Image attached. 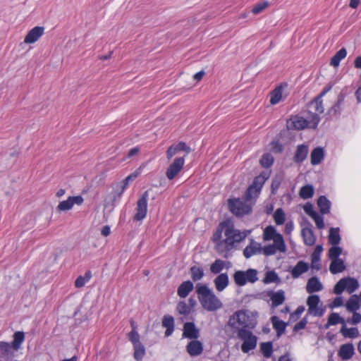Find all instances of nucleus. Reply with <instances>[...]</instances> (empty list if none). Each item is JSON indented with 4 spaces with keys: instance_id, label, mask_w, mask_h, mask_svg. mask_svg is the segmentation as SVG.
Instances as JSON below:
<instances>
[{
    "instance_id": "f257e3e1",
    "label": "nucleus",
    "mask_w": 361,
    "mask_h": 361,
    "mask_svg": "<svg viewBox=\"0 0 361 361\" xmlns=\"http://www.w3.org/2000/svg\"><path fill=\"white\" fill-rule=\"evenodd\" d=\"M221 226H225L224 231L225 238L223 239V242L219 245V249L221 252H224V257H228V252L232 250L238 243L243 241L247 235L250 233L249 230H245L240 231L238 229L235 228L233 224L228 222L221 223Z\"/></svg>"
},
{
    "instance_id": "f03ea898",
    "label": "nucleus",
    "mask_w": 361,
    "mask_h": 361,
    "mask_svg": "<svg viewBox=\"0 0 361 361\" xmlns=\"http://www.w3.org/2000/svg\"><path fill=\"white\" fill-rule=\"evenodd\" d=\"M196 293L198 300L204 310L214 312L222 307L221 301L207 285L197 283Z\"/></svg>"
},
{
    "instance_id": "7ed1b4c3",
    "label": "nucleus",
    "mask_w": 361,
    "mask_h": 361,
    "mask_svg": "<svg viewBox=\"0 0 361 361\" xmlns=\"http://www.w3.org/2000/svg\"><path fill=\"white\" fill-rule=\"evenodd\" d=\"M256 323V320L247 314L245 311L238 310L230 317L228 325L239 332L241 329L255 328Z\"/></svg>"
},
{
    "instance_id": "20e7f679",
    "label": "nucleus",
    "mask_w": 361,
    "mask_h": 361,
    "mask_svg": "<svg viewBox=\"0 0 361 361\" xmlns=\"http://www.w3.org/2000/svg\"><path fill=\"white\" fill-rule=\"evenodd\" d=\"M228 206L231 212L239 217L249 214L252 211V203L248 202L243 197L228 199Z\"/></svg>"
},
{
    "instance_id": "39448f33",
    "label": "nucleus",
    "mask_w": 361,
    "mask_h": 361,
    "mask_svg": "<svg viewBox=\"0 0 361 361\" xmlns=\"http://www.w3.org/2000/svg\"><path fill=\"white\" fill-rule=\"evenodd\" d=\"M268 178L266 175L260 174L257 176L251 185L248 187L245 193L243 196L246 201L252 203L253 206L255 204L256 200L260 194V191L262 188L265 183L266 180Z\"/></svg>"
},
{
    "instance_id": "423d86ee",
    "label": "nucleus",
    "mask_w": 361,
    "mask_h": 361,
    "mask_svg": "<svg viewBox=\"0 0 361 361\" xmlns=\"http://www.w3.org/2000/svg\"><path fill=\"white\" fill-rule=\"evenodd\" d=\"M320 121V118L317 114L309 116L307 118L296 116L292 120V125L296 130H302L305 128L315 129Z\"/></svg>"
},
{
    "instance_id": "0eeeda50",
    "label": "nucleus",
    "mask_w": 361,
    "mask_h": 361,
    "mask_svg": "<svg viewBox=\"0 0 361 361\" xmlns=\"http://www.w3.org/2000/svg\"><path fill=\"white\" fill-rule=\"evenodd\" d=\"M238 337L243 341L241 345V350L244 353H247L250 350L256 348L257 338L250 330L241 329L238 332Z\"/></svg>"
},
{
    "instance_id": "6e6552de",
    "label": "nucleus",
    "mask_w": 361,
    "mask_h": 361,
    "mask_svg": "<svg viewBox=\"0 0 361 361\" xmlns=\"http://www.w3.org/2000/svg\"><path fill=\"white\" fill-rule=\"evenodd\" d=\"M149 197V191H145L137 202L136 213L134 219L142 221L146 217L147 212V200Z\"/></svg>"
},
{
    "instance_id": "1a4fd4ad",
    "label": "nucleus",
    "mask_w": 361,
    "mask_h": 361,
    "mask_svg": "<svg viewBox=\"0 0 361 361\" xmlns=\"http://www.w3.org/2000/svg\"><path fill=\"white\" fill-rule=\"evenodd\" d=\"M263 239L266 241L273 240L274 243L279 244V245L283 248L284 239L281 234L276 232V228L272 226H267L263 232Z\"/></svg>"
},
{
    "instance_id": "9d476101",
    "label": "nucleus",
    "mask_w": 361,
    "mask_h": 361,
    "mask_svg": "<svg viewBox=\"0 0 361 361\" xmlns=\"http://www.w3.org/2000/svg\"><path fill=\"white\" fill-rule=\"evenodd\" d=\"M185 164V157H177L168 167L166 176L169 180L173 179L181 171Z\"/></svg>"
},
{
    "instance_id": "9b49d317",
    "label": "nucleus",
    "mask_w": 361,
    "mask_h": 361,
    "mask_svg": "<svg viewBox=\"0 0 361 361\" xmlns=\"http://www.w3.org/2000/svg\"><path fill=\"white\" fill-rule=\"evenodd\" d=\"M16 351L11 347V343L0 341V361H13Z\"/></svg>"
},
{
    "instance_id": "f8f14e48",
    "label": "nucleus",
    "mask_w": 361,
    "mask_h": 361,
    "mask_svg": "<svg viewBox=\"0 0 361 361\" xmlns=\"http://www.w3.org/2000/svg\"><path fill=\"white\" fill-rule=\"evenodd\" d=\"M326 94V91H322L319 96H317L314 100L310 102L308 105L309 108V116L311 117L312 114H317L319 116V114H322L324 111V108L322 104V97Z\"/></svg>"
},
{
    "instance_id": "ddd939ff",
    "label": "nucleus",
    "mask_w": 361,
    "mask_h": 361,
    "mask_svg": "<svg viewBox=\"0 0 361 361\" xmlns=\"http://www.w3.org/2000/svg\"><path fill=\"white\" fill-rule=\"evenodd\" d=\"M183 331V338L195 340L200 337V330L193 322H185Z\"/></svg>"
},
{
    "instance_id": "4468645a",
    "label": "nucleus",
    "mask_w": 361,
    "mask_h": 361,
    "mask_svg": "<svg viewBox=\"0 0 361 361\" xmlns=\"http://www.w3.org/2000/svg\"><path fill=\"white\" fill-rule=\"evenodd\" d=\"M83 202V198L78 196L69 197L66 200L61 202L57 206L59 211H67L71 209L73 204L80 205Z\"/></svg>"
},
{
    "instance_id": "2eb2a0df",
    "label": "nucleus",
    "mask_w": 361,
    "mask_h": 361,
    "mask_svg": "<svg viewBox=\"0 0 361 361\" xmlns=\"http://www.w3.org/2000/svg\"><path fill=\"white\" fill-rule=\"evenodd\" d=\"M180 151H184L186 154H189L191 152V149L190 147L187 146L184 142H179L177 144L172 145L166 151L167 159L169 160L171 159L174 155Z\"/></svg>"
},
{
    "instance_id": "dca6fc26",
    "label": "nucleus",
    "mask_w": 361,
    "mask_h": 361,
    "mask_svg": "<svg viewBox=\"0 0 361 361\" xmlns=\"http://www.w3.org/2000/svg\"><path fill=\"white\" fill-rule=\"evenodd\" d=\"M203 350L202 343L197 339L192 340L186 345V350L192 357H196L201 355Z\"/></svg>"
},
{
    "instance_id": "f3484780",
    "label": "nucleus",
    "mask_w": 361,
    "mask_h": 361,
    "mask_svg": "<svg viewBox=\"0 0 361 361\" xmlns=\"http://www.w3.org/2000/svg\"><path fill=\"white\" fill-rule=\"evenodd\" d=\"M44 28L43 27L36 26L30 30L25 37L24 42L26 44H32L37 42L44 34Z\"/></svg>"
},
{
    "instance_id": "a211bd4d",
    "label": "nucleus",
    "mask_w": 361,
    "mask_h": 361,
    "mask_svg": "<svg viewBox=\"0 0 361 361\" xmlns=\"http://www.w3.org/2000/svg\"><path fill=\"white\" fill-rule=\"evenodd\" d=\"M355 353V348L353 343H345L341 345L338 355L343 360L351 359Z\"/></svg>"
},
{
    "instance_id": "6ab92c4d",
    "label": "nucleus",
    "mask_w": 361,
    "mask_h": 361,
    "mask_svg": "<svg viewBox=\"0 0 361 361\" xmlns=\"http://www.w3.org/2000/svg\"><path fill=\"white\" fill-rule=\"evenodd\" d=\"M261 251V245L252 239L250 243L244 249L243 255L245 258L248 259L257 253H260Z\"/></svg>"
},
{
    "instance_id": "aec40b11",
    "label": "nucleus",
    "mask_w": 361,
    "mask_h": 361,
    "mask_svg": "<svg viewBox=\"0 0 361 361\" xmlns=\"http://www.w3.org/2000/svg\"><path fill=\"white\" fill-rule=\"evenodd\" d=\"M323 251V247L321 245H317L313 253L311 255V267L312 269L318 271L321 268L320 264V255Z\"/></svg>"
},
{
    "instance_id": "412c9836",
    "label": "nucleus",
    "mask_w": 361,
    "mask_h": 361,
    "mask_svg": "<svg viewBox=\"0 0 361 361\" xmlns=\"http://www.w3.org/2000/svg\"><path fill=\"white\" fill-rule=\"evenodd\" d=\"M214 283L216 289L218 291H223L229 284V279L228 274L226 273H221L219 274L214 279Z\"/></svg>"
},
{
    "instance_id": "4be33fe9",
    "label": "nucleus",
    "mask_w": 361,
    "mask_h": 361,
    "mask_svg": "<svg viewBox=\"0 0 361 361\" xmlns=\"http://www.w3.org/2000/svg\"><path fill=\"white\" fill-rule=\"evenodd\" d=\"M323 289V286L316 276L310 278L306 285V290L309 293L319 292Z\"/></svg>"
},
{
    "instance_id": "5701e85b",
    "label": "nucleus",
    "mask_w": 361,
    "mask_h": 361,
    "mask_svg": "<svg viewBox=\"0 0 361 361\" xmlns=\"http://www.w3.org/2000/svg\"><path fill=\"white\" fill-rule=\"evenodd\" d=\"M194 289L193 283L190 281L183 282L178 288L177 294L180 298H186Z\"/></svg>"
},
{
    "instance_id": "b1692460",
    "label": "nucleus",
    "mask_w": 361,
    "mask_h": 361,
    "mask_svg": "<svg viewBox=\"0 0 361 361\" xmlns=\"http://www.w3.org/2000/svg\"><path fill=\"white\" fill-rule=\"evenodd\" d=\"M310 268L309 264L304 261H299L291 271L292 277L298 279L301 274L307 272Z\"/></svg>"
},
{
    "instance_id": "393cba45",
    "label": "nucleus",
    "mask_w": 361,
    "mask_h": 361,
    "mask_svg": "<svg viewBox=\"0 0 361 361\" xmlns=\"http://www.w3.org/2000/svg\"><path fill=\"white\" fill-rule=\"evenodd\" d=\"M344 95L342 93H340L338 95V99L336 103L328 110V115L330 117L336 116L337 115H339L342 110V106L343 105L344 102Z\"/></svg>"
},
{
    "instance_id": "a878e982",
    "label": "nucleus",
    "mask_w": 361,
    "mask_h": 361,
    "mask_svg": "<svg viewBox=\"0 0 361 361\" xmlns=\"http://www.w3.org/2000/svg\"><path fill=\"white\" fill-rule=\"evenodd\" d=\"M301 235L302 236L304 243L306 245L312 246L315 243L316 237L311 228L306 227L302 229Z\"/></svg>"
},
{
    "instance_id": "bb28decb",
    "label": "nucleus",
    "mask_w": 361,
    "mask_h": 361,
    "mask_svg": "<svg viewBox=\"0 0 361 361\" xmlns=\"http://www.w3.org/2000/svg\"><path fill=\"white\" fill-rule=\"evenodd\" d=\"M309 149L308 147L304 144L297 147L293 159L296 163H302L307 157Z\"/></svg>"
},
{
    "instance_id": "cd10ccee",
    "label": "nucleus",
    "mask_w": 361,
    "mask_h": 361,
    "mask_svg": "<svg viewBox=\"0 0 361 361\" xmlns=\"http://www.w3.org/2000/svg\"><path fill=\"white\" fill-rule=\"evenodd\" d=\"M225 229V226H221V224L219 226L216 228V231L213 233L212 235V241L215 243V250L216 251L220 254L222 255L224 257V252H221L220 250L219 249V245H220V243L223 242V239H221L222 237V233L224 232Z\"/></svg>"
},
{
    "instance_id": "c85d7f7f",
    "label": "nucleus",
    "mask_w": 361,
    "mask_h": 361,
    "mask_svg": "<svg viewBox=\"0 0 361 361\" xmlns=\"http://www.w3.org/2000/svg\"><path fill=\"white\" fill-rule=\"evenodd\" d=\"M271 321L273 325V328L276 331V336L278 338H279L282 334H284L287 324L279 319V318L276 316L271 317Z\"/></svg>"
},
{
    "instance_id": "c756f323",
    "label": "nucleus",
    "mask_w": 361,
    "mask_h": 361,
    "mask_svg": "<svg viewBox=\"0 0 361 361\" xmlns=\"http://www.w3.org/2000/svg\"><path fill=\"white\" fill-rule=\"evenodd\" d=\"M269 296L271 300V305L273 307H276L282 305L285 301V293L282 290L273 292L269 294Z\"/></svg>"
},
{
    "instance_id": "7c9ffc66",
    "label": "nucleus",
    "mask_w": 361,
    "mask_h": 361,
    "mask_svg": "<svg viewBox=\"0 0 361 361\" xmlns=\"http://www.w3.org/2000/svg\"><path fill=\"white\" fill-rule=\"evenodd\" d=\"M262 250L265 255L270 256L275 255L277 251L285 252L286 251V246L284 243L283 248H281L279 244L274 243V244L266 245L263 248L262 247Z\"/></svg>"
},
{
    "instance_id": "2f4dec72",
    "label": "nucleus",
    "mask_w": 361,
    "mask_h": 361,
    "mask_svg": "<svg viewBox=\"0 0 361 361\" xmlns=\"http://www.w3.org/2000/svg\"><path fill=\"white\" fill-rule=\"evenodd\" d=\"M345 269L344 262L341 259H332L329 266V270L331 274H336L341 273Z\"/></svg>"
},
{
    "instance_id": "473e14b6",
    "label": "nucleus",
    "mask_w": 361,
    "mask_h": 361,
    "mask_svg": "<svg viewBox=\"0 0 361 361\" xmlns=\"http://www.w3.org/2000/svg\"><path fill=\"white\" fill-rule=\"evenodd\" d=\"M324 149L320 147H316L314 148L310 154V159H311V164L312 165H317L319 164L322 160L324 159Z\"/></svg>"
},
{
    "instance_id": "72a5a7b5",
    "label": "nucleus",
    "mask_w": 361,
    "mask_h": 361,
    "mask_svg": "<svg viewBox=\"0 0 361 361\" xmlns=\"http://www.w3.org/2000/svg\"><path fill=\"white\" fill-rule=\"evenodd\" d=\"M13 337V340L11 345L17 352L25 341V334L23 331H16L14 333Z\"/></svg>"
},
{
    "instance_id": "f704fd0d",
    "label": "nucleus",
    "mask_w": 361,
    "mask_h": 361,
    "mask_svg": "<svg viewBox=\"0 0 361 361\" xmlns=\"http://www.w3.org/2000/svg\"><path fill=\"white\" fill-rule=\"evenodd\" d=\"M360 302L359 301L358 295H353L348 299L345 304L346 309L348 312H355L359 310Z\"/></svg>"
},
{
    "instance_id": "c9c22d12",
    "label": "nucleus",
    "mask_w": 361,
    "mask_h": 361,
    "mask_svg": "<svg viewBox=\"0 0 361 361\" xmlns=\"http://www.w3.org/2000/svg\"><path fill=\"white\" fill-rule=\"evenodd\" d=\"M340 332L345 338H354L359 336V331L356 327L347 328L345 323L342 326Z\"/></svg>"
},
{
    "instance_id": "e433bc0d",
    "label": "nucleus",
    "mask_w": 361,
    "mask_h": 361,
    "mask_svg": "<svg viewBox=\"0 0 361 361\" xmlns=\"http://www.w3.org/2000/svg\"><path fill=\"white\" fill-rule=\"evenodd\" d=\"M317 205L320 212L325 214L330 211L331 202L325 196H320L317 200Z\"/></svg>"
},
{
    "instance_id": "4c0bfd02",
    "label": "nucleus",
    "mask_w": 361,
    "mask_h": 361,
    "mask_svg": "<svg viewBox=\"0 0 361 361\" xmlns=\"http://www.w3.org/2000/svg\"><path fill=\"white\" fill-rule=\"evenodd\" d=\"M190 274L191 279L195 282L201 280L204 275L203 268L198 266L191 267L190 268Z\"/></svg>"
},
{
    "instance_id": "58836bf2",
    "label": "nucleus",
    "mask_w": 361,
    "mask_h": 361,
    "mask_svg": "<svg viewBox=\"0 0 361 361\" xmlns=\"http://www.w3.org/2000/svg\"><path fill=\"white\" fill-rule=\"evenodd\" d=\"M347 55V51L345 48H341L338 51L336 54L331 58L330 64L334 67L338 66L341 61Z\"/></svg>"
},
{
    "instance_id": "ea45409f",
    "label": "nucleus",
    "mask_w": 361,
    "mask_h": 361,
    "mask_svg": "<svg viewBox=\"0 0 361 361\" xmlns=\"http://www.w3.org/2000/svg\"><path fill=\"white\" fill-rule=\"evenodd\" d=\"M341 237L338 228H331L329 231V243L332 245H338L340 243Z\"/></svg>"
},
{
    "instance_id": "a19ab883",
    "label": "nucleus",
    "mask_w": 361,
    "mask_h": 361,
    "mask_svg": "<svg viewBox=\"0 0 361 361\" xmlns=\"http://www.w3.org/2000/svg\"><path fill=\"white\" fill-rule=\"evenodd\" d=\"M343 280H345V290L349 293H352L355 291L358 287L359 283L357 279L354 278L347 277L343 278Z\"/></svg>"
},
{
    "instance_id": "79ce46f5",
    "label": "nucleus",
    "mask_w": 361,
    "mask_h": 361,
    "mask_svg": "<svg viewBox=\"0 0 361 361\" xmlns=\"http://www.w3.org/2000/svg\"><path fill=\"white\" fill-rule=\"evenodd\" d=\"M226 262L216 259L210 266V271L214 274H219L226 267Z\"/></svg>"
},
{
    "instance_id": "37998d69",
    "label": "nucleus",
    "mask_w": 361,
    "mask_h": 361,
    "mask_svg": "<svg viewBox=\"0 0 361 361\" xmlns=\"http://www.w3.org/2000/svg\"><path fill=\"white\" fill-rule=\"evenodd\" d=\"M92 278V273L90 271H87L84 276H79L75 281V286L76 288L83 287Z\"/></svg>"
},
{
    "instance_id": "c03bdc74",
    "label": "nucleus",
    "mask_w": 361,
    "mask_h": 361,
    "mask_svg": "<svg viewBox=\"0 0 361 361\" xmlns=\"http://www.w3.org/2000/svg\"><path fill=\"white\" fill-rule=\"evenodd\" d=\"M134 358L137 361H141L144 355H145V348L142 343L134 345Z\"/></svg>"
},
{
    "instance_id": "a18cd8bd",
    "label": "nucleus",
    "mask_w": 361,
    "mask_h": 361,
    "mask_svg": "<svg viewBox=\"0 0 361 361\" xmlns=\"http://www.w3.org/2000/svg\"><path fill=\"white\" fill-rule=\"evenodd\" d=\"M245 279L247 283H254L258 281L257 274L258 272L256 269H248L247 271H244Z\"/></svg>"
},
{
    "instance_id": "49530a36",
    "label": "nucleus",
    "mask_w": 361,
    "mask_h": 361,
    "mask_svg": "<svg viewBox=\"0 0 361 361\" xmlns=\"http://www.w3.org/2000/svg\"><path fill=\"white\" fill-rule=\"evenodd\" d=\"M299 194L302 199L311 198L314 195V188L311 185H306L300 188Z\"/></svg>"
},
{
    "instance_id": "de8ad7c7",
    "label": "nucleus",
    "mask_w": 361,
    "mask_h": 361,
    "mask_svg": "<svg viewBox=\"0 0 361 361\" xmlns=\"http://www.w3.org/2000/svg\"><path fill=\"white\" fill-rule=\"evenodd\" d=\"M138 176V173L135 172V173H133L131 174H130L129 176H128L123 180V182L121 183V191L120 192L118 193V195L121 196L123 192H124V190L126 189V188L128 186L129 183L132 181H133Z\"/></svg>"
},
{
    "instance_id": "09e8293b",
    "label": "nucleus",
    "mask_w": 361,
    "mask_h": 361,
    "mask_svg": "<svg viewBox=\"0 0 361 361\" xmlns=\"http://www.w3.org/2000/svg\"><path fill=\"white\" fill-rule=\"evenodd\" d=\"M260 349L263 355L269 358L271 356L273 353V345L271 342L262 343L260 344Z\"/></svg>"
},
{
    "instance_id": "8fccbe9b",
    "label": "nucleus",
    "mask_w": 361,
    "mask_h": 361,
    "mask_svg": "<svg viewBox=\"0 0 361 361\" xmlns=\"http://www.w3.org/2000/svg\"><path fill=\"white\" fill-rule=\"evenodd\" d=\"M233 277L234 282L237 286H243L246 284L244 271L238 270L235 271Z\"/></svg>"
},
{
    "instance_id": "3c124183",
    "label": "nucleus",
    "mask_w": 361,
    "mask_h": 361,
    "mask_svg": "<svg viewBox=\"0 0 361 361\" xmlns=\"http://www.w3.org/2000/svg\"><path fill=\"white\" fill-rule=\"evenodd\" d=\"M342 248L338 245H332V247L329 250L328 256L329 258L332 259H340L338 257L342 253Z\"/></svg>"
},
{
    "instance_id": "603ef678",
    "label": "nucleus",
    "mask_w": 361,
    "mask_h": 361,
    "mask_svg": "<svg viewBox=\"0 0 361 361\" xmlns=\"http://www.w3.org/2000/svg\"><path fill=\"white\" fill-rule=\"evenodd\" d=\"M269 6V3L267 1L258 2L253 6L252 9V13L255 15L259 14L266 8H267Z\"/></svg>"
},
{
    "instance_id": "864d4df0",
    "label": "nucleus",
    "mask_w": 361,
    "mask_h": 361,
    "mask_svg": "<svg viewBox=\"0 0 361 361\" xmlns=\"http://www.w3.org/2000/svg\"><path fill=\"white\" fill-rule=\"evenodd\" d=\"M328 320L329 324L332 325H336L338 324H342L343 325H344V324L345 323V319L343 317H340V315L336 312H332L329 316Z\"/></svg>"
},
{
    "instance_id": "5fc2aeb1",
    "label": "nucleus",
    "mask_w": 361,
    "mask_h": 361,
    "mask_svg": "<svg viewBox=\"0 0 361 361\" xmlns=\"http://www.w3.org/2000/svg\"><path fill=\"white\" fill-rule=\"evenodd\" d=\"M274 221L277 225H282L286 220L285 213L281 208L277 209L274 214Z\"/></svg>"
},
{
    "instance_id": "6e6d98bb",
    "label": "nucleus",
    "mask_w": 361,
    "mask_h": 361,
    "mask_svg": "<svg viewBox=\"0 0 361 361\" xmlns=\"http://www.w3.org/2000/svg\"><path fill=\"white\" fill-rule=\"evenodd\" d=\"M282 97L281 88L278 87L271 93L270 103L273 105L278 104Z\"/></svg>"
},
{
    "instance_id": "4d7b16f0",
    "label": "nucleus",
    "mask_w": 361,
    "mask_h": 361,
    "mask_svg": "<svg viewBox=\"0 0 361 361\" xmlns=\"http://www.w3.org/2000/svg\"><path fill=\"white\" fill-rule=\"evenodd\" d=\"M273 163L274 157L269 153L264 154L260 159V164L264 168H269Z\"/></svg>"
},
{
    "instance_id": "13d9d810",
    "label": "nucleus",
    "mask_w": 361,
    "mask_h": 361,
    "mask_svg": "<svg viewBox=\"0 0 361 361\" xmlns=\"http://www.w3.org/2000/svg\"><path fill=\"white\" fill-rule=\"evenodd\" d=\"M324 312L325 308L323 307H319V305H313L312 307H308V313L314 317H322L324 314Z\"/></svg>"
},
{
    "instance_id": "bf43d9fd",
    "label": "nucleus",
    "mask_w": 361,
    "mask_h": 361,
    "mask_svg": "<svg viewBox=\"0 0 361 361\" xmlns=\"http://www.w3.org/2000/svg\"><path fill=\"white\" fill-rule=\"evenodd\" d=\"M177 311L179 314L186 316L190 314V308L185 302L180 301L177 305Z\"/></svg>"
},
{
    "instance_id": "052dcab7",
    "label": "nucleus",
    "mask_w": 361,
    "mask_h": 361,
    "mask_svg": "<svg viewBox=\"0 0 361 361\" xmlns=\"http://www.w3.org/2000/svg\"><path fill=\"white\" fill-rule=\"evenodd\" d=\"M278 280H279V276L276 274V272L274 271H267L266 273V275H265V277H264L263 281L264 283H270L276 282Z\"/></svg>"
},
{
    "instance_id": "680f3d73",
    "label": "nucleus",
    "mask_w": 361,
    "mask_h": 361,
    "mask_svg": "<svg viewBox=\"0 0 361 361\" xmlns=\"http://www.w3.org/2000/svg\"><path fill=\"white\" fill-rule=\"evenodd\" d=\"M128 339L133 343V345L141 343L140 340V335L137 330L130 331L128 333Z\"/></svg>"
},
{
    "instance_id": "e2e57ef3",
    "label": "nucleus",
    "mask_w": 361,
    "mask_h": 361,
    "mask_svg": "<svg viewBox=\"0 0 361 361\" xmlns=\"http://www.w3.org/2000/svg\"><path fill=\"white\" fill-rule=\"evenodd\" d=\"M162 326L166 329L174 328L173 317L170 315H165L162 319Z\"/></svg>"
},
{
    "instance_id": "0e129e2a",
    "label": "nucleus",
    "mask_w": 361,
    "mask_h": 361,
    "mask_svg": "<svg viewBox=\"0 0 361 361\" xmlns=\"http://www.w3.org/2000/svg\"><path fill=\"white\" fill-rule=\"evenodd\" d=\"M345 280H343V279L339 280L334 288V293L337 295L341 294L343 292V290H345Z\"/></svg>"
},
{
    "instance_id": "69168bd1",
    "label": "nucleus",
    "mask_w": 361,
    "mask_h": 361,
    "mask_svg": "<svg viewBox=\"0 0 361 361\" xmlns=\"http://www.w3.org/2000/svg\"><path fill=\"white\" fill-rule=\"evenodd\" d=\"M305 311V307L304 306H299L298 308L295 310L294 312L291 313L290 315V321L295 322L297 321L302 314V312Z\"/></svg>"
},
{
    "instance_id": "338daca9",
    "label": "nucleus",
    "mask_w": 361,
    "mask_h": 361,
    "mask_svg": "<svg viewBox=\"0 0 361 361\" xmlns=\"http://www.w3.org/2000/svg\"><path fill=\"white\" fill-rule=\"evenodd\" d=\"M320 302L319 297L317 295H312L307 298V305L309 307H313V305H317Z\"/></svg>"
},
{
    "instance_id": "774afa93",
    "label": "nucleus",
    "mask_w": 361,
    "mask_h": 361,
    "mask_svg": "<svg viewBox=\"0 0 361 361\" xmlns=\"http://www.w3.org/2000/svg\"><path fill=\"white\" fill-rule=\"evenodd\" d=\"M305 212L309 215L311 218L315 216L317 212L314 210L313 206L311 203H306L303 207Z\"/></svg>"
}]
</instances>
